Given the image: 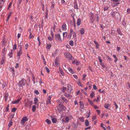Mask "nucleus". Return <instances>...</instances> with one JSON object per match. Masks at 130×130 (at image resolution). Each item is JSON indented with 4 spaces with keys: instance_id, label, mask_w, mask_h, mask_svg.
<instances>
[{
    "instance_id": "1",
    "label": "nucleus",
    "mask_w": 130,
    "mask_h": 130,
    "mask_svg": "<svg viewBox=\"0 0 130 130\" xmlns=\"http://www.w3.org/2000/svg\"><path fill=\"white\" fill-rule=\"evenodd\" d=\"M64 106L62 104H60L59 105V106L58 108V110L59 112L60 113H61L63 111H64Z\"/></svg>"
},
{
    "instance_id": "2",
    "label": "nucleus",
    "mask_w": 130,
    "mask_h": 130,
    "mask_svg": "<svg viewBox=\"0 0 130 130\" xmlns=\"http://www.w3.org/2000/svg\"><path fill=\"white\" fill-rule=\"evenodd\" d=\"M28 118H27L26 116L23 117L21 121V123L23 124H24L25 122L28 120Z\"/></svg>"
},
{
    "instance_id": "3",
    "label": "nucleus",
    "mask_w": 130,
    "mask_h": 130,
    "mask_svg": "<svg viewBox=\"0 0 130 130\" xmlns=\"http://www.w3.org/2000/svg\"><path fill=\"white\" fill-rule=\"evenodd\" d=\"M67 89V91L68 93H70L71 92L72 90V87L69 84H68L67 88L66 87V90Z\"/></svg>"
},
{
    "instance_id": "4",
    "label": "nucleus",
    "mask_w": 130,
    "mask_h": 130,
    "mask_svg": "<svg viewBox=\"0 0 130 130\" xmlns=\"http://www.w3.org/2000/svg\"><path fill=\"white\" fill-rule=\"evenodd\" d=\"M66 57L67 58L70 59H72L73 57L72 55L69 52H67L66 54Z\"/></svg>"
},
{
    "instance_id": "5",
    "label": "nucleus",
    "mask_w": 130,
    "mask_h": 130,
    "mask_svg": "<svg viewBox=\"0 0 130 130\" xmlns=\"http://www.w3.org/2000/svg\"><path fill=\"white\" fill-rule=\"evenodd\" d=\"M25 80L23 79H22L19 83V85L20 86H21L24 85L25 83Z\"/></svg>"
},
{
    "instance_id": "6",
    "label": "nucleus",
    "mask_w": 130,
    "mask_h": 130,
    "mask_svg": "<svg viewBox=\"0 0 130 130\" xmlns=\"http://www.w3.org/2000/svg\"><path fill=\"white\" fill-rule=\"evenodd\" d=\"M72 117L71 115H69L66 117V122H68L69 120H71Z\"/></svg>"
},
{
    "instance_id": "7",
    "label": "nucleus",
    "mask_w": 130,
    "mask_h": 130,
    "mask_svg": "<svg viewBox=\"0 0 130 130\" xmlns=\"http://www.w3.org/2000/svg\"><path fill=\"white\" fill-rule=\"evenodd\" d=\"M55 38L56 40H58L59 41H61V39L60 37V35L58 34L55 35Z\"/></svg>"
},
{
    "instance_id": "8",
    "label": "nucleus",
    "mask_w": 130,
    "mask_h": 130,
    "mask_svg": "<svg viewBox=\"0 0 130 130\" xmlns=\"http://www.w3.org/2000/svg\"><path fill=\"white\" fill-rule=\"evenodd\" d=\"M21 99V98H19L17 100H15L14 101L12 102V103L13 104H17L18 103Z\"/></svg>"
},
{
    "instance_id": "9",
    "label": "nucleus",
    "mask_w": 130,
    "mask_h": 130,
    "mask_svg": "<svg viewBox=\"0 0 130 130\" xmlns=\"http://www.w3.org/2000/svg\"><path fill=\"white\" fill-rule=\"evenodd\" d=\"M22 47H20V50L19 52H18L17 56L19 57V58H20V56L21 54H22Z\"/></svg>"
},
{
    "instance_id": "10",
    "label": "nucleus",
    "mask_w": 130,
    "mask_h": 130,
    "mask_svg": "<svg viewBox=\"0 0 130 130\" xmlns=\"http://www.w3.org/2000/svg\"><path fill=\"white\" fill-rule=\"evenodd\" d=\"M82 21L80 18L78 19L77 21V25L78 26H79L81 23Z\"/></svg>"
},
{
    "instance_id": "11",
    "label": "nucleus",
    "mask_w": 130,
    "mask_h": 130,
    "mask_svg": "<svg viewBox=\"0 0 130 130\" xmlns=\"http://www.w3.org/2000/svg\"><path fill=\"white\" fill-rule=\"evenodd\" d=\"M55 65L57 66L58 67L59 63V61L58 58H56L55 60Z\"/></svg>"
},
{
    "instance_id": "12",
    "label": "nucleus",
    "mask_w": 130,
    "mask_h": 130,
    "mask_svg": "<svg viewBox=\"0 0 130 130\" xmlns=\"http://www.w3.org/2000/svg\"><path fill=\"white\" fill-rule=\"evenodd\" d=\"M80 31L81 35H83L84 34V33L85 32V31L84 30V28H80Z\"/></svg>"
},
{
    "instance_id": "13",
    "label": "nucleus",
    "mask_w": 130,
    "mask_h": 130,
    "mask_svg": "<svg viewBox=\"0 0 130 130\" xmlns=\"http://www.w3.org/2000/svg\"><path fill=\"white\" fill-rule=\"evenodd\" d=\"M117 31L119 35L121 36L122 35V32L120 30V28H118L117 29Z\"/></svg>"
},
{
    "instance_id": "14",
    "label": "nucleus",
    "mask_w": 130,
    "mask_h": 130,
    "mask_svg": "<svg viewBox=\"0 0 130 130\" xmlns=\"http://www.w3.org/2000/svg\"><path fill=\"white\" fill-rule=\"evenodd\" d=\"M91 114V111L90 110H89L88 111H87V114L86 116H87V118H89L90 116V115Z\"/></svg>"
},
{
    "instance_id": "15",
    "label": "nucleus",
    "mask_w": 130,
    "mask_h": 130,
    "mask_svg": "<svg viewBox=\"0 0 130 130\" xmlns=\"http://www.w3.org/2000/svg\"><path fill=\"white\" fill-rule=\"evenodd\" d=\"M80 107L82 109H84V105L83 102H80Z\"/></svg>"
},
{
    "instance_id": "16",
    "label": "nucleus",
    "mask_w": 130,
    "mask_h": 130,
    "mask_svg": "<svg viewBox=\"0 0 130 130\" xmlns=\"http://www.w3.org/2000/svg\"><path fill=\"white\" fill-rule=\"evenodd\" d=\"M6 39H3V41L2 42V45L3 46H4L5 45V44L6 43Z\"/></svg>"
},
{
    "instance_id": "17",
    "label": "nucleus",
    "mask_w": 130,
    "mask_h": 130,
    "mask_svg": "<svg viewBox=\"0 0 130 130\" xmlns=\"http://www.w3.org/2000/svg\"><path fill=\"white\" fill-rule=\"evenodd\" d=\"M68 70L71 73L73 74L74 73V71L71 68H68Z\"/></svg>"
},
{
    "instance_id": "18",
    "label": "nucleus",
    "mask_w": 130,
    "mask_h": 130,
    "mask_svg": "<svg viewBox=\"0 0 130 130\" xmlns=\"http://www.w3.org/2000/svg\"><path fill=\"white\" fill-rule=\"evenodd\" d=\"M94 43L96 45V46L98 48L99 47V46L100 45L99 43L95 41H94Z\"/></svg>"
},
{
    "instance_id": "19",
    "label": "nucleus",
    "mask_w": 130,
    "mask_h": 130,
    "mask_svg": "<svg viewBox=\"0 0 130 130\" xmlns=\"http://www.w3.org/2000/svg\"><path fill=\"white\" fill-rule=\"evenodd\" d=\"M48 98L47 99V104H48V103H51V96H50L48 97Z\"/></svg>"
},
{
    "instance_id": "20",
    "label": "nucleus",
    "mask_w": 130,
    "mask_h": 130,
    "mask_svg": "<svg viewBox=\"0 0 130 130\" xmlns=\"http://www.w3.org/2000/svg\"><path fill=\"white\" fill-rule=\"evenodd\" d=\"M95 94L93 92H92L90 94V96L91 99H92L94 96Z\"/></svg>"
},
{
    "instance_id": "21",
    "label": "nucleus",
    "mask_w": 130,
    "mask_h": 130,
    "mask_svg": "<svg viewBox=\"0 0 130 130\" xmlns=\"http://www.w3.org/2000/svg\"><path fill=\"white\" fill-rule=\"evenodd\" d=\"M12 120H11L10 121L9 123L8 124V126L9 127H11V126L12 125Z\"/></svg>"
},
{
    "instance_id": "22",
    "label": "nucleus",
    "mask_w": 130,
    "mask_h": 130,
    "mask_svg": "<svg viewBox=\"0 0 130 130\" xmlns=\"http://www.w3.org/2000/svg\"><path fill=\"white\" fill-rule=\"evenodd\" d=\"M85 123L86 126H88L89 125V122L88 120H86L85 121Z\"/></svg>"
},
{
    "instance_id": "23",
    "label": "nucleus",
    "mask_w": 130,
    "mask_h": 130,
    "mask_svg": "<svg viewBox=\"0 0 130 130\" xmlns=\"http://www.w3.org/2000/svg\"><path fill=\"white\" fill-rule=\"evenodd\" d=\"M110 105L109 104H105L104 105V107L107 109H108L109 106Z\"/></svg>"
},
{
    "instance_id": "24",
    "label": "nucleus",
    "mask_w": 130,
    "mask_h": 130,
    "mask_svg": "<svg viewBox=\"0 0 130 130\" xmlns=\"http://www.w3.org/2000/svg\"><path fill=\"white\" fill-rule=\"evenodd\" d=\"M88 101L89 102H90V104H91V105L92 106H93V104L92 103V100H90L89 98H88Z\"/></svg>"
},
{
    "instance_id": "25",
    "label": "nucleus",
    "mask_w": 130,
    "mask_h": 130,
    "mask_svg": "<svg viewBox=\"0 0 130 130\" xmlns=\"http://www.w3.org/2000/svg\"><path fill=\"white\" fill-rule=\"evenodd\" d=\"M66 97L68 98H69L71 99L72 98L71 96V95L69 94H66L65 95Z\"/></svg>"
},
{
    "instance_id": "26",
    "label": "nucleus",
    "mask_w": 130,
    "mask_h": 130,
    "mask_svg": "<svg viewBox=\"0 0 130 130\" xmlns=\"http://www.w3.org/2000/svg\"><path fill=\"white\" fill-rule=\"evenodd\" d=\"M52 121L53 123H56L57 122V119H56L55 118H53L52 119Z\"/></svg>"
},
{
    "instance_id": "27",
    "label": "nucleus",
    "mask_w": 130,
    "mask_h": 130,
    "mask_svg": "<svg viewBox=\"0 0 130 130\" xmlns=\"http://www.w3.org/2000/svg\"><path fill=\"white\" fill-rule=\"evenodd\" d=\"M2 53L4 55H5L6 53V48L5 47L2 50Z\"/></svg>"
},
{
    "instance_id": "28",
    "label": "nucleus",
    "mask_w": 130,
    "mask_h": 130,
    "mask_svg": "<svg viewBox=\"0 0 130 130\" xmlns=\"http://www.w3.org/2000/svg\"><path fill=\"white\" fill-rule=\"evenodd\" d=\"M98 90L100 93H104L105 92V91L104 90H101V89H99Z\"/></svg>"
},
{
    "instance_id": "29",
    "label": "nucleus",
    "mask_w": 130,
    "mask_h": 130,
    "mask_svg": "<svg viewBox=\"0 0 130 130\" xmlns=\"http://www.w3.org/2000/svg\"><path fill=\"white\" fill-rule=\"evenodd\" d=\"M51 46V44H48L47 45L46 47L47 49H50Z\"/></svg>"
},
{
    "instance_id": "30",
    "label": "nucleus",
    "mask_w": 130,
    "mask_h": 130,
    "mask_svg": "<svg viewBox=\"0 0 130 130\" xmlns=\"http://www.w3.org/2000/svg\"><path fill=\"white\" fill-rule=\"evenodd\" d=\"M35 102L34 103L36 105L38 104V100L37 98H35L34 99Z\"/></svg>"
},
{
    "instance_id": "31",
    "label": "nucleus",
    "mask_w": 130,
    "mask_h": 130,
    "mask_svg": "<svg viewBox=\"0 0 130 130\" xmlns=\"http://www.w3.org/2000/svg\"><path fill=\"white\" fill-rule=\"evenodd\" d=\"M69 44L72 46H73L74 45V42L72 41H70L69 42Z\"/></svg>"
},
{
    "instance_id": "32",
    "label": "nucleus",
    "mask_w": 130,
    "mask_h": 130,
    "mask_svg": "<svg viewBox=\"0 0 130 130\" xmlns=\"http://www.w3.org/2000/svg\"><path fill=\"white\" fill-rule=\"evenodd\" d=\"M86 74H83V75L82 80H85V78L86 77Z\"/></svg>"
},
{
    "instance_id": "33",
    "label": "nucleus",
    "mask_w": 130,
    "mask_h": 130,
    "mask_svg": "<svg viewBox=\"0 0 130 130\" xmlns=\"http://www.w3.org/2000/svg\"><path fill=\"white\" fill-rule=\"evenodd\" d=\"M34 37V36L32 35L30 31V35L29 37V38L30 39H31L32 38Z\"/></svg>"
},
{
    "instance_id": "34",
    "label": "nucleus",
    "mask_w": 130,
    "mask_h": 130,
    "mask_svg": "<svg viewBox=\"0 0 130 130\" xmlns=\"http://www.w3.org/2000/svg\"><path fill=\"white\" fill-rule=\"evenodd\" d=\"M29 102L28 101H27L25 103V106L26 107H27L28 106L29 104Z\"/></svg>"
},
{
    "instance_id": "35",
    "label": "nucleus",
    "mask_w": 130,
    "mask_h": 130,
    "mask_svg": "<svg viewBox=\"0 0 130 130\" xmlns=\"http://www.w3.org/2000/svg\"><path fill=\"white\" fill-rule=\"evenodd\" d=\"M46 121L48 124H50L51 123V121L48 119L46 120Z\"/></svg>"
},
{
    "instance_id": "36",
    "label": "nucleus",
    "mask_w": 130,
    "mask_h": 130,
    "mask_svg": "<svg viewBox=\"0 0 130 130\" xmlns=\"http://www.w3.org/2000/svg\"><path fill=\"white\" fill-rule=\"evenodd\" d=\"M103 125H104V124L103 123H102L101 124V126L104 129L106 130V128L104 126H103Z\"/></svg>"
},
{
    "instance_id": "37",
    "label": "nucleus",
    "mask_w": 130,
    "mask_h": 130,
    "mask_svg": "<svg viewBox=\"0 0 130 130\" xmlns=\"http://www.w3.org/2000/svg\"><path fill=\"white\" fill-rule=\"evenodd\" d=\"M100 64L104 68L105 67V65L104 63L102 62L101 63H100Z\"/></svg>"
},
{
    "instance_id": "38",
    "label": "nucleus",
    "mask_w": 130,
    "mask_h": 130,
    "mask_svg": "<svg viewBox=\"0 0 130 130\" xmlns=\"http://www.w3.org/2000/svg\"><path fill=\"white\" fill-rule=\"evenodd\" d=\"M36 109V107L34 105L32 106V110L34 112L35 111Z\"/></svg>"
},
{
    "instance_id": "39",
    "label": "nucleus",
    "mask_w": 130,
    "mask_h": 130,
    "mask_svg": "<svg viewBox=\"0 0 130 130\" xmlns=\"http://www.w3.org/2000/svg\"><path fill=\"white\" fill-rule=\"evenodd\" d=\"M59 70H60V73L61 74L63 75V76L64 75V73L63 72H62V70L60 69V68H59Z\"/></svg>"
},
{
    "instance_id": "40",
    "label": "nucleus",
    "mask_w": 130,
    "mask_h": 130,
    "mask_svg": "<svg viewBox=\"0 0 130 130\" xmlns=\"http://www.w3.org/2000/svg\"><path fill=\"white\" fill-rule=\"evenodd\" d=\"M98 59H99V61H100V63H101V62H102V60L101 58L99 56L98 57Z\"/></svg>"
},
{
    "instance_id": "41",
    "label": "nucleus",
    "mask_w": 130,
    "mask_h": 130,
    "mask_svg": "<svg viewBox=\"0 0 130 130\" xmlns=\"http://www.w3.org/2000/svg\"><path fill=\"white\" fill-rule=\"evenodd\" d=\"M109 8V7L107 6H106L104 7V11H106Z\"/></svg>"
},
{
    "instance_id": "42",
    "label": "nucleus",
    "mask_w": 130,
    "mask_h": 130,
    "mask_svg": "<svg viewBox=\"0 0 130 130\" xmlns=\"http://www.w3.org/2000/svg\"><path fill=\"white\" fill-rule=\"evenodd\" d=\"M96 17L97 18V21L98 22L99 21V15L97 14H96Z\"/></svg>"
},
{
    "instance_id": "43",
    "label": "nucleus",
    "mask_w": 130,
    "mask_h": 130,
    "mask_svg": "<svg viewBox=\"0 0 130 130\" xmlns=\"http://www.w3.org/2000/svg\"><path fill=\"white\" fill-rule=\"evenodd\" d=\"M65 89V87L63 86L62 87V88L61 89V91L63 93L64 92V90Z\"/></svg>"
},
{
    "instance_id": "44",
    "label": "nucleus",
    "mask_w": 130,
    "mask_h": 130,
    "mask_svg": "<svg viewBox=\"0 0 130 130\" xmlns=\"http://www.w3.org/2000/svg\"><path fill=\"white\" fill-rule=\"evenodd\" d=\"M45 70L48 73H49L50 70L49 69L47 68L46 67H45Z\"/></svg>"
},
{
    "instance_id": "45",
    "label": "nucleus",
    "mask_w": 130,
    "mask_h": 130,
    "mask_svg": "<svg viewBox=\"0 0 130 130\" xmlns=\"http://www.w3.org/2000/svg\"><path fill=\"white\" fill-rule=\"evenodd\" d=\"M12 4V2H11L9 5L8 8V9L9 10L10 8V7Z\"/></svg>"
},
{
    "instance_id": "46",
    "label": "nucleus",
    "mask_w": 130,
    "mask_h": 130,
    "mask_svg": "<svg viewBox=\"0 0 130 130\" xmlns=\"http://www.w3.org/2000/svg\"><path fill=\"white\" fill-rule=\"evenodd\" d=\"M16 109H17L15 107H14L12 109V112H15L16 111Z\"/></svg>"
},
{
    "instance_id": "47",
    "label": "nucleus",
    "mask_w": 130,
    "mask_h": 130,
    "mask_svg": "<svg viewBox=\"0 0 130 130\" xmlns=\"http://www.w3.org/2000/svg\"><path fill=\"white\" fill-rule=\"evenodd\" d=\"M17 45L16 44H15L13 46V49L14 50H15L17 49Z\"/></svg>"
},
{
    "instance_id": "48",
    "label": "nucleus",
    "mask_w": 130,
    "mask_h": 130,
    "mask_svg": "<svg viewBox=\"0 0 130 130\" xmlns=\"http://www.w3.org/2000/svg\"><path fill=\"white\" fill-rule=\"evenodd\" d=\"M96 116H93L92 117V119L93 121H94L96 118Z\"/></svg>"
},
{
    "instance_id": "49",
    "label": "nucleus",
    "mask_w": 130,
    "mask_h": 130,
    "mask_svg": "<svg viewBox=\"0 0 130 130\" xmlns=\"http://www.w3.org/2000/svg\"><path fill=\"white\" fill-rule=\"evenodd\" d=\"M73 76L76 79H78V77L76 75H73Z\"/></svg>"
},
{
    "instance_id": "50",
    "label": "nucleus",
    "mask_w": 130,
    "mask_h": 130,
    "mask_svg": "<svg viewBox=\"0 0 130 130\" xmlns=\"http://www.w3.org/2000/svg\"><path fill=\"white\" fill-rule=\"evenodd\" d=\"M93 88H94V89L95 90H96L97 89L96 86L95 85H93Z\"/></svg>"
},
{
    "instance_id": "51",
    "label": "nucleus",
    "mask_w": 130,
    "mask_h": 130,
    "mask_svg": "<svg viewBox=\"0 0 130 130\" xmlns=\"http://www.w3.org/2000/svg\"><path fill=\"white\" fill-rule=\"evenodd\" d=\"M72 36V34H71L70 33V34H69L68 35V37L69 38H70Z\"/></svg>"
},
{
    "instance_id": "52",
    "label": "nucleus",
    "mask_w": 130,
    "mask_h": 130,
    "mask_svg": "<svg viewBox=\"0 0 130 130\" xmlns=\"http://www.w3.org/2000/svg\"><path fill=\"white\" fill-rule=\"evenodd\" d=\"M90 14L91 16V17H92V18L93 17H94V14L93 13H92V12H90ZM92 19H93V18H92Z\"/></svg>"
},
{
    "instance_id": "53",
    "label": "nucleus",
    "mask_w": 130,
    "mask_h": 130,
    "mask_svg": "<svg viewBox=\"0 0 130 130\" xmlns=\"http://www.w3.org/2000/svg\"><path fill=\"white\" fill-rule=\"evenodd\" d=\"M93 106H94V108L95 109H98L99 108V107H98L96 106V105H93Z\"/></svg>"
},
{
    "instance_id": "54",
    "label": "nucleus",
    "mask_w": 130,
    "mask_h": 130,
    "mask_svg": "<svg viewBox=\"0 0 130 130\" xmlns=\"http://www.w3.org/2000/svg\"><path fill=\"white\" fill-rule=\"evenodd\" d=\"M35 92L37 95L39 93V92L37 90H35Z\"/></svg>"
},
{
    "instance_id": "55",
    "label": "nucleus",
    "mask_w": 130,
    "mask_h": 130,
    "mask_svg": "<svg viewBox=\"0 0 130 130\" xmlns=\"http://www.w3.org/2000/svg\"><path fill=\"white\" fill-rule=\"evenodd\" d=\"M62 28L63 29H64L65 28V24L64 23L63 24L62 26Z\"/></svg>"
},
{
    "instance_id": "56",
    "label": "nucleus",
    "mask_w": 130,
    "mask_h": 130,
    "mask_svg": "<svg viewBox=\"0 0 130 130\" xmlns=\"http://www.w3.org/2000/svg\"><path fill=\"white\" fill-rule=\"evenodd\" d=\"M121 49V47H120L117 46V51L119 52Z\"/></svg>"
},
{
    "instance_id": "57",
    "label": "nucleus",
    "mask_w": 130,
    "mask_h": 130,
    "mask_svg": "<svg viewBox=\"0 0 130 130\" xmlns=\"http://www.w3.org/2000/svg\"><path fill=\"white\" fill-rule=\"evenodd\" d=\"M107 58L109 61H111L112 60L111 58H110L109 56H107Z\"/></svg>"
},
{
    "instance_id": "58",
    "label": "nucleus",
    "mask_w": 130,
    "mask_h": 130,
    "mask_svg": "<svg viewBox=\"0 0 130 130\" xmlns=\"http://www.w3.org/2000/svg\"><path fill=\"white\" fill-rule=\"evenodd\" d=\"M96 111L99 114L100 113V110L97 109L96 110Z\"/></svg>"
},
{
    "instance_id": "59",
    "label": "nucleus",
    "mask_w": 130,
    "mask_h": 130,
    "mask_svg": "<svg viewBox=\"0 0 130 130\" xmlns=\"http://www.w3.org/2000/svg\"><path fill=\"white\" fill-rule=\"evenodd\" d=\"M80 63L79 62L76 61V65H78Z\"/></svg>"
},
{
    "instance_id": "60",
    "label": "nucleus",
    "mask_w": 130,
    "mask_h": 130,
    "mask_svg": "<svg viewBox=\"0 0 130 130\" xmlns=\"http://www.w3.org/2000/svg\"><path fill=\"white\" fill-rule=\"evenodd\" d=\"M122 25L123 26H125L126 25V23L125 22L123 21L122 22Z\"/></svg>"
},
{
    "instance_id": "61",
    "label": "nucleus",
    "mask_w": 130,
    "mask_h": 130,
    "mask_svg": "<svg viewBox=\"0 0 130 130\" xmlns=\"http://www.w3.org/2000/svg\"><path fill=\"white\" fill-rule=\"evenodd\" d=\"M48 38L49 40L51 41L52 40V39L53 38L52 37L51 38L50 37H48Z\"/></svg>"
},
{
    "instance_id": "62",
    "label": "nucleus",
    "mask_w": 130,
    "mask_h": 130,
    "mask_svg": "<svg viewBox=\"0 0 130 130\" xmlns=\"http://www.w3.org/2000/svg\"><path fill=\"white\" fill-rule=\"evenodd\" d=\"M4 62V60L3 58L2 60V61H1V64H3V63Z\"/></svg>"
},
{
    "instance_id": "63",
    "label": "nucleus",
    "mask_w": 130,
    "mask_h": 130,
    "mask_svg": "<svg viewBox=\"0 0 130 130\" xmlns=\"http://www.w3.org/2000/svg\"><path fill=\"white\" fill-rule=\"evenodd\" d=\"M28 43L26 44L25 45V49L27 50V47L28 46Z\"/></svg>"
},
{
    "instance_id": "64",
    "label": "nucleus",
    "mask_w": 130,
    "mask_h": 130,
    "mask_svg": "<svg viewBox=\"0 0 130 130\" xmlns=\"http://www.w3.org/2000/svg\"><path fill=\"white\" fill-rule=\"evenodd\" d=\"M127 12L128 13H130V9L129 8H128L127 9Z\"/></svg>"
}]
</instances>
